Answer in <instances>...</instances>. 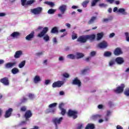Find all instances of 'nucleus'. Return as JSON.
Masks as SVG:
<instances>
[{
    "instance_id": "obj_1",
    "label": "nucleus",
    "mask_w": 129,
    "mask_h": 129,
    "mask_svg": "<svg viewBox=\"0 0 129 129\" xmlns=\"http://www.w3.org/2000/svg\"><path fill=\"white\" fill-rule=\"evenodd\" d=\"M48 31H49V28L47 27H44L42 31L38 34L37 37L39 38L43 37V40L45 42H49V41H50V36H49L48 34H46Z\"/></svg>"
},
{
    "instance_id": "obj_2",
    "label": "nucleus",
    "mask_w": 129,
    "mask_h": 129,
    "mask_svg": "<svg viewBox=\"0 0 129 129\" xmlns=\"http://www.w3.org/2000/svg\"><path fill=\"white\" fill-rule=\"evenodd\" d=\"M32 116H33V113H32V111H31V110H27L24 114L25 121H22V123H26L27 121H29L30 120L29 118H30V117H32Z\"/></svg>"
},
{
    "instance_id": "obj_3",
    "label": "nucleus",
    "mask_w": 129,
    "mask_h": 129,
    "mask_svg": "<svg viewBox=\"0 0 129 129\" xmlns=\"http://www.w3.org/2000/svg\"><path fill=\"white\" fill-rule=\"evenodd\" d=\"M78 114V111L77 110H72L71 109H69L68 112V115L71 117V116H73V118L74 119H76L78 116L77 115Z\"/></svg>"
},
{
    "instance_id": "obj_4",
    "label": "nucleus",
    "mask_w": 129,
    "mask_h": 129,
    "mask_svg": "<svg viewBox=\"0 0 129 129\" xmlns=\"http://www.w3.org/2000/svg\"><path fill=\"white\" fill-rule=\"evenodd\" d=\"M124 87H125V86L124 85V84H121L120 86L117 87L116 89L114 90V92L118 94L122 93L123 92Z\"/></svg>"
},
{
    "instance_id": "obj_5",
    "label": "nucleus",
    "mask_w": 129,
    "mask_h": 129,
    "mask_svg": "<svg viewBox=\"0 0 129 129\" xmlns=\"http://www.w3.org/2000/svg\"><path fill=\"white\" fill-rule=\"evenodd\" d=\"M43 11V8L42 7H37L33 9H31V12L34 15H40Z\"/></svg>"
},
{
    "instance_id": "obj_6",
    "label": "nucleus",
    "mask_w": 129,
    "mask_h": 129,
    "mask_svg": "<svg viewBox=\"0 0 129 129\" xmlns=\"http://www.w3.org/2000/svg\"><path fill=\"white\" fill-rule=\"evenodd\" d=\"M77 42H80V43H82L83 44L86 43V42H87V35H82L81 36H79L77 40Z\"/></svg>"
},
{
    "instance_id": "obj_7",
    "label": "nucleus",
    "mask_w": 129,
    "mask_h": 129,
    "mask_svg": "<svg viewBox=\"0 0 129 129\" xmlns=\"http://www.w3.org/2000/svg\"><path fill=\"white\" fill-rule=\"evenodd\" d=\"M0 82L3 84V85L5 86H9L10 85V80H9V78L4 77L0 79Z\"/></svg>"
},
{
    "instance_id": "obj_8",
    "label": "nucleus",
    "mask_w": 129,
    "mask_h": 129,
    "mask_svg": "<svg viewBox=\"0 0 129 129\" xmlns=\"http://www.w3.org/2000/svg\"><path fill=\"white\" fill-rule=\"evenodd\" d=\"M72 84L73 85H78V87H81V81L77 77H76L72 80Z\"/></svg>"
},
{
    "instance_id": "obj_9",
    "label": "nucleus",
    "mask_w": 129,
    "mask_h": 129,
    "mask_svg": "<svg viewBox=\"0 0 129 129\" xmlns=\"http://www.w3.org/2000/svg\"><path fill=\"white\" fill-rule=\"evenodd\" d=\"M63 84H64V82L63 81H57L52 84V87L53 88H56V87L59 88L61 87Z\"/></svg>"
},
{
    "instance_id": "obj_10",
    "label": "nucleus",
    "mask_w": 129,
    "mask_h": 129,
    "mask_svg": "<svg viewBox=\"0 0 129 129\" xmlns=\"http://www.w3.org/2000/svg\"><path fill=\"white\" fill-rule=\"evenodd\" d=\"M59 10L61 13L62 15H64L65 14V12L67 11V6L65 5H62L59 7Z\"/></svg>"
},
{
    "instance_id": "obj_11",
    "label": "nucleus",
    "mask_w": 129,
    "mask_h": 129,
    "mask_svg": "<svg viewBox=\"0 0 129 129\" xmlns=\"http://www.w3.org/2000/svg\"><path fill=\"white\" fill-rule=\"evenodd\" d=\"M16 65H17V62H8L5 64V68H6V69H10V68L15 67Z\"/></svg>"
},
{
    "instance_id": "obj_12",
    "label": "nucleus",
    "mask_w": 129,
    "mask_h": 129,
    "mask_svg": "<svg viewBox=\"0 0 129 129\" xmlns=\"http://www.w3.org/2000/svg\"><path fill=\"white\" fill-rule=\"evenodd\" d=\"M108 46V44L106 41H102L98 44V46L101 49H105V48H107Z\"/></svg>"
},
{
    "instance_id": "obj_13",
    "label": "nucleus",
    "mask_w": 129,
    "mask_h": 129,
    "mask_svg": "<svg viewBox=\"0 0 129 129\" xmlns=\"http://www.w3.org/2000/svg\"><path fill=\"white\" fill-rule=\"evenodd\" d=\"M34 37H35V32L32 31L31 33L26 36L25 38L27 41H32V39L34 38Z\"/></svg>"
},
{
    "instance_id": "obj_14",
    "label": "nucleus",
    "mask_w": 129,
    "mask_h": 129,
    "mask_svg": "<svg viewBox=\"0 0 129 129\" xmlns=\"http://www.w3.org/2000/svg\"><path fill=\"white\" fill-rule=\"evenodd\" d=\"M13 108H12L8 109V110L6 111L5 114L4 115L5 117L6 118H8V117H10L12 115V112H13Z\"/></svg>"
},
{
    "instance_id": "obj_15",
    "label": "nucleus",
    "mask_w": 129,
    "mask_h": 129,
    "mask_svg": "<svg viewBox=\"0 0 129 129\" xmlns=\"http://www.w3.org/2000/svg\"><path fill=\"white\" fill-rule=\"evenodd\" d=\"M115 61L118 65H121L123 63H124V60H123V58L121 57H116L115 59Z\"/></svg>"
},
{
    "instance_id": "obj_16",
    "label": "nucleus",
    "mask_w": 129,
    "mask_h": 129,
    "mask_svg": "<svg viewBox=\"0 0 129 129\" xmlns=\"http://www.w3.org/2000/svg\"><path fill=\"white\" fill-rule=\"evenodd\" d=\"M122 54V51H121V49L119 47H117L114 51V54L115 56H119V55H121Z\"/></svg>"
},
{
    "instance_id": "obj_17",
    "label": "nucleus",
    "mask_w": 129,
    "mask_h": 129,
    "mask_svg": "<svg viewBox=\"0 0 129 129\" xmlns=\"http://www.w3.org/2000/svg\"><path fill=\"white\" fill-rule=\"evenodd\" d=\"M87 39L89 40L91 42L94 41L95 40V38H96V35L95 34H93L91 35H87Z\"/></svg>"
},
{
    "instance_id": "obj_18",
    "label": "nucleus",
    "mask_w": 129,
    "mask_h": 129,
    "mask_svg": "<svg viewBox=\"0 0 129 129\" xmlns=\"http://www.w3.org/2000/svg\"><path fill=\"white\" fill-rule=\"evenodd\" d=\"M97 20V17L96 16H92L91 19L89 20V21L88 22V25H92L95 21Z\"/></svg>"
},
{
    "instance_id": "obj_19",
    "label": "nucleus",
    "mask_w": 129,
    "mask_h": 129,
    "mask_svg": "<svg viewBox=\"0 0 129 129\" xmlns=\"http://www.w3.org/2000/svg\"><path fill=\"white\" fill-rule=\"evenodd\" d=\"M23 55V52L21 50H18L17 51L15 52V54L14 55V57L16 58V59H18V58H20L21 56Z\"/></svg>"
},
{
    "instance_id": "obj_20",
    "label": "nucleus",
    "mask_w": 129,
    "mask_h": 129,
    "mask_svg": "<svg viewBox=\"0 0 129 129\" xmlns=\"http://www.w3.org/2000/svg\"><path fill=\"white\" fill-rule=\"evenodd\" d=\"M21 36V33L20 32L16 31L14 32L12 34H11V37L12 38H18Z\"/></svg>"
},
{
    "instance_id": "obj_21",
    "label": "nucleus",
    "mask_w": 129,
    "mask_h": 129,
    "mask_svg": "<svg viewBox=\"0 0 129 129\" xmlns=\"http://www.w3.org/2000/svg\"><path fill=\"white\" fill-rule=\"evenodd\" d=\"M88 71H89V67H87L86 69L82 70L81 71V74L82 75H86Z\"/></svg>"
},
{
    "instance_id": "obj_22",
    "label": "nucleus",
    "mask_w": 129,
    "mask_h": 129,
    "mask_svg": "<svg viewBox=\"0 0 129 129\" xmlns=\"http://www.w3.org/2000/svg\"><path fill=\"white\" fill-rule=\"evenodd\" d=\"M83 57H84V54L81 52H77L76 54V59H80L81 58H83Z\"/></svg>"
},
{
    "instance_id": "obj_23",
    "label": "nucleus",
    "mask_w": 129,
    "mask_h": 129,
    "mask_svg": "<svg viewBox=\"0 0 129 129\" xmlns=\"http://www.w3.org/2000/svg\"><path fill=\"white\" fill-rule=\"evenodd\" d=\"M56 111L55 108H49L46 110V113H54Z\"/></svg>"
},
{
    "instance_id": "obj_24",
    "label": "nucleus",
    "mask_w": 129,
    "mask_h": 129,
    "mask_svg": "<svg viewBox=\"0 0 129 129\" xmlns=\"http://www.w3.org/2000/svg\"><path fill=\"white\" fill-rule=\"evenodd\" d=\"M103 32H101L97 33V40L98 41H99V40H101V38L103 37Z\"/></svg>"
},
{
    "instance_id": "obj_25",
    "label": "nucleus",
    "mask_w": 129,
    "mask_h": 129,
    "mask_svg": "<svg viewBox=\"0 0 129 129\" xmlns=\"http://www.w3.org/2000/svg\"><path fill=\"white\" fill-rule=\"evenodd\" d=\"M44 4L45 5H47L48 6H50V8H53L54 7L55 4L53 2H49V1H46L44 2Z\"/></svg>"
},
{
    "instance_id": "obj_26",
    "label": "nucleus",
    "mask_w": 129,
    "mask_h": 129,
    "mask_svg": "<svg viewBox=\"0 0 129 129\" xmlns=\"http://www.w3.org/2000/svg\"><path fill=\"white\" fill-rule=\"evenodd\" d=\"M11 72L13 74H18V73H19V72H20V70L17 68H14L12 69Z\"/></svg>"
},
{
    "instance_id": "obj_27",
    "label": "nucleus",
    "mask_w": 129,
    "mask_h": 129,
    "mask_svg": "<svg viewBox=\"0 0 129 129\" xmlns=\"http://www.w3.org/2000/svg\"><path fill=\"white\" fill-rule=\"evenodd\" d=\"M89 0H86L82 3V6L83 8H87V5L89 4Z\"/></svg>"
},
{
    "instance_id": "obj_28",
    "label": "nucleus",
    "mask_w": 129,
    "mask_h": 129,
    "mask_svg": "<svg viewBox=\"0 0 129 129\" xmlns=\"http://www.w3.org/2000/svg\"><path fill=\"white\" fill-rule=\"evenodd\" d=\"M95 126L93 124H88L85 127V129H94Z\"/></svg>"
},
{
    "instance_id": "obj_29",
    "label": "nucleus",
    "mask_w": 129,
    "mask_h": 129,
    "mask_svg": "<svg viewBox=\"0 0 129 129\" xmlns=\"http://www.w3.org/2000/svg\"><path fill=\"white\" fill-rule=\"evenodd\" d=\"M39 81H41V78L39 76H35L34 78V82L35 83H37V82H39Z\"/></svg>"
},
{
    "instance_id": "obj_30",
    "label": "nucleus",
    "mask_w": 129,
    "mask_h": 129,
    "mask_svg": "<svg viewBox=\"0 0 129 129\" xmlns=\"http://www.w3.org/2000/svg\"><path fill=\"white\" fill-rule=\"evenodd\" d=\"M68 58L69 59H72V60H74L76 58V55L73 54H70L67 56Z\"/></svg>"
},
{
    "instance_id": "obj_31",
    "label": "nucleus",
    "mask_w": 129,
    "mask_h": 129,
    "mask_svg": "<svg viewBox=\"0 0 129 129\" xmlns=\"http://www.w3.org/2000/svg\"><path fill=\"white\" fill-rule=\"evenodd\" d=\"M101 117L100 115H94L92 116V118L93 120H96Z\"/></svg>"
},
{
    "instance_id": "obj_32",
    "label": "nucleus",
    "mask_w": 129,
    "mask_h": 129,
    "mask_svg": "<svg viewBox=\"0 0 129 129\" xmlns=\"http://www.w3.org/2000/svg\"><path fill=\"white\" fill-rule=\"evenodd\" d=\"M50 33H52V34H55L56 33H58V28H57L56 27H53L51 29Z\"/></svg>"
},
{
    "instance_id": "obj_33",
    "label": "nucleus",
    "mask_w": 129,
    "mask_h": 129,
    "mask_svg": "<svg viewBox=\"0 0 129 129\" xmlns=\"http://www.w3.org/2000/svg\"><path fill=\"white\" fill-rule=\"evenodd\" d=\"M25 65H26V60H23L19 63L18 67H19L20 68H23V67H24Z\"/></svg>"
},
{
    "instance_id": "obj_34",
    "label": "nucleus",
    "mask_w": 129,
    "mask_h": 129,
    "mask_svg": "<svg viewBox=\"0 0 129 129\" xmlns=\"http://www.w3.org/2000/svg\"><path fill=\"white\" fill-rule=\"evenodd\" d=\"M118 13H121L123 15H126V12H125V10L123 8H120L118 10Z\"/></svg>"
},
{
    "instance_id": "obj_35",
    "label": "nucleus",
    "mask_w": 129,
    "mask_h": 129,
    "mask_svg": "<svg viewBox=\"0 0 129 129\" xmlns=\"http://www.w3.org/2000/svg\"><path fill=\"white\" fill-rule=\"evenodd\" d=\"M35 2H36V1H35V0L27 1V3H26V5L31 6V5H33L34 4V3H35Z\"/></svg>"
},
{
    "instance_id": "obj_36",
    "label": "nucleus",
    "mask_w": 129,
    "mask_h": 129,
    "mask_svg": "<svg viewBox=\"0 0 129 129\" xmlns=\"http://www.w3.org/2000/svg\"><path fill=\"white\" fill-rule=\"evenodd\" d=\"M104 57H110L111 56V52L110 51H105L104 53Z\"/></svg>"
},
{
    "instance_id": "obj_37",
    "label": "nucleus",
    "mask_w": 129,
    "mask_h": 129,
    "mask_svg": "<svg viewBox=\"0 0 129 129\" xmlns=\"http://www.w3.org/2000/svg\"><path fill=\"white\" fill-rule=\"evenodd\" d=\"M55 12H56V10L53 9H49V10L47 11V13H48V14H49V15H53V14H54V13H55Z\"/></svg>"
},
{
    "instance_id": "obj_38",
    "label": "nucleus",
    "mask_w": 129,
    "mask_h": 129,
    "mask_svg": "<svg viewBox=\"0 0 129 129\" xmlns=\"http://www.w3.org/2000/svg\"><path fill=\"white\" fill-rule=\"evenodd\" d=\"M57 103H53L52 104H50L48 106L49 108H54V107H56L57 106Z\"/></svg>"
},
{
    "instance_id": "obj_39",
    "label": "nucleus",
    "mask_w": 129,
    "mask_h": 129,
    "mask_svg": "<svg viewBox=\"0 0 129 129\" xmlns=\"http://www.w3.org/2000/svg\"><path fill=\"white\" fill-rule=\"evenodd\" d=\"M100 0H93L91 3V7H95L96 6V3H98Z\"/></svg>"
},
{
    "instance_id": "obj_40",
    "label": "nucleus",
    "mask_w": 129,
    "mask_h": 129,
    "mask_svg": "<svg viewBox=\"0 0 129 129\" xmlns=\"http://www.w3.org/2000/svg\"><path fill=\"white\" fill-rule=\"evenodd\" d=\"M110 66H113L115 64V59H111L109 62Z\"/></svg>"
},
{
    "instance_id": "obj_41",
    "label": "nucleus",
    "mask_w": 129,
    "mask_h": 129,
    "mask_svg": "<svg viewBox=\"0 0 129 129\" xmlns=\"http://www.w3.org/2000/svg\"><path fill=\"white\" fill-rule=\"evenodd\" d=\"M64 105H65V104H64V103H60L58 105V108L59 109H64L63 107H64Z\"/></svg>"
},
{
    "instance_id": "obj_42",
    "label": "nucleus",
    "mask_w": 129,
    "mask_h": 129,
    "mask_svg": "<svg viewBox=\"0 0 129 129\" xmlns=\"http://www.w3.org/2000/svg\"><path fill=\"white\" fill-rule=\"evenodd\" d=\"M60 110H61L60 114H61V115H65L66 113V109L63 108V109H61Z\"/></svg>"
},
{
    "instance_id": "obj_43",
    "label": "nucleus",
    "mask_w": 129,
    "mask_h": 129,
    "mask_svg": "<svg viewBox=\"0 0 129 129\" xmlns=\"http://www.w3.org/2000/svg\"><path fill=\"white\" fill-rule=\"evenodd\" d=\"M124 94L126 96H129V88L125 89V91L124 92Z\"/></svg>"
},
{
    "instance_id": "obj_44",
    "label": "nucleus",
    "mask_w": 129,
    "mask_h": 129,
    "mask_svg": "<svg viewBox=\"0 0 129 129\" xmlns=\"http://www.w3.org/2000/svg\"><path fill=\"white\" fill-rule=\"evenodd\" d=\"M20 110L22 112H25L26 110H27V107L26 106H23L20 108Z\"/></svg>"
},
{
    "instance_id": "obj_45",
    "label": "nucleus",
    "mask_w": 129,
    "mask_h": 129,
    "mask_svg": "<svg viewBox=\"0 0 129 129\" xmlns=\"http://www.w3.org/2000/svg\"><path fill=\"white\" fill-rule=\"evenodd\" d=\"M128 32H125V39H126V41L127 42H129V37H128Z\"/></svg>"
},
{
    "instance_id": "obj_46",
    "label": "nucleus",
    "mask_w": 129,
    "mask_h": 129,
    "mask_svg": "<svg viewBox=\"0 0 129 129\" xmlns=\"http://www.w3.org/2000/svg\"><path fill=\"white\" fill-rule=\"evenodd\" d=\"M28 100V98L24 97L22 99H21V103H24L25 102H27V101Z\"/></svg>"
},
{
    "instance_id": "obj_47",
    "label": "nucleus",
    "mask_w": 129,
    "mask_h": 129,
    "mask_svg": "<svg viewBox=\"0 0 129 129\" xmlns=\"http://www.w3.org/2000/svg\"><path fill=\"white\" fill-rule=\"evenodd\" d=\"M99 6L100 7V8H106V7H107V5L102 3L100 4L99 5Z\"/></svg>"
},
{
    "instance_id": "obj_48",
    "label": "nucleus",
    "mask_w": 129,
    "mask_h": 129,
    "mask_svg": "<svg viewBox=\"0 0 129 129\" xmlns=\"http://www.w3.org/2000/svg\"><path fill=\"white\" fill-rule=\"evenodd\" d=\"M96 55V51H93L90 53V56H91V57H94V56H95Z\"/></svg>"
},
{
    "instance_id": "obj_49",
    "label": "nucleus",
    "mask_w": 129,
    "mask_h": 129,
    "mask_svg": "<svg viewBox=\"0 0 129 129\" xmlns=\"http://www.w3.org/2000/svg\"><path fill=\"white\" fill-rule=\"evenodd\" d=\"M27 0H21V3L22 6H26L27 5Z\"/></svg>"
},
{
    "instance_id": "obj_50",
    "label": "nucleus",
    "mask_w": 129,
    "mask_h": 129,
    "mask_svg": "<svg viewBox=\"0 0 129 129\" xmlns=\"http://www.w3.org/2000/svg\"><path fill=\"white\" fill-rule=\"evenodd\" d=\"M62 76L65 78H69L70 76H69V74H68V73H64L62 75Z\"/></svg>"
},
{
    "instance_id": "obj_51",
    "label": "nucleus",
    "mask_w": 129,
    "mask_h": 129,
    "mask_svg": "<svg viewBox=\"0 0 129 129\" xmlns=\"http://www.w3.org/2000/svg\"><path fill=\"white\" fill-rule=\"evenodd\" d=\"M72 40H75V39H77V34H75L72 36Z\"/></svg>"
},
{
    "instance_id": "obj_52",
    "label": "nucleus",
    "mask_w": 129,
    "mask_h": 129,
    "mask_svg": "<svg viewBox=\"0 0 129 129\" xmlns=\"http://www.w3.org/2000/svg\"><path fill=\"white\" fill-rule=\"evenodd\" d=\"M28 97H29V98H30V99H33V98H34V95L30 93L28 95Z\"/></svg>"
},
{
    "instance_id": "obj_53",
    "label": "nucleus",
    "mask_w": 129,
    "mask_h": 129,
    "mask_svg": "<svg viewBox=\"0 0 129 129\" xmlns=\"http://www.w3.org/2000/svg\"><path fill=\"white\" fill-rule=\"evenodd\" d=\"M115 36V34L114 33H112L109 35V38H113Z\"/></svg>"
},
{
    "instance_id": "obj_54",
    "label": "nucleus",
    "mask_w": 129,
    "mask_h": 129,
    "mask_svg": "<svg viewBox=\"0 0 129 129\" xmlns=\"http://www.w3.org/2000/svg\"><path fill=\"white\" fill-rule=\"evenodd\" d=\"M107 3H109L110 4H112L114 2V0H106Z\"/></svg>"
},
{
    "instance_id": "obj_55",
    "label": "nucleus",
    "mask_w": 129,
    "mask_h": 129,
    "mask_svg": "<svg viewBox=\"0 0 129 129\" xmlns=\"http://www.w3.org/2000/svg\"><path fill=\"white\" fill-rule=\"evenodd\" d=\"M53 42L54 43V44H57V38H56V37L53 38Z\"/></svg>"
},
{
    "instance_id": "obj_56",
    "label": "nucleus",
    "mask_w": 129,
    "mask_h": 129,
    "mask_svg": "<svg viewBox=\"0 0 129 129\" xmlns=\"http://www.w3.org/2000/svg\"><path fill=\"white\" fill-rule=\"evenodd\" d=\"M82 126H83V124H81L77 127V129H81L82 128Z\"/></svg>"
},
{
    "instance_id": "obj_57",
    "label": "nucleus",
    "mask_w": 129,
    "mask_h": 129,
    "mask_svg": "<svg viewBox=\"0 0 129 129\" xmlns=\"http://www.w3.org/2000/svg\"><path fill=\"white\" fill-rule=\"evenodd\" d=\"M49 83H50V80H45V84H46V85H48V84H49Z\"/></svg>"
},
{
    "instance_id": "obj_58",
    "label": "nucleus",
    "mask_w": 129,
    "mask_h": 129,
    "mask_svg": "<svg viewBox=\"0 0 129 129\" xmlns=\"http://www.w3.org/2000/svg\"><path fill=\"white\" fill-rule=\"evenodd\" d=\"M66 26L69 28V29H70V28H71V25L69 23H66Z\"/></svg>"
},
{
    "instance_id": "obj_59",
    "label": "nucleus",
    "mask_w": 129,
    "mask_h": 129,
    "mask_svg": "<svg viewBox=\"0 0 129 129\" xmlns=\"http://www.w3.org/2000/svg\"><path fill=\"white\" fill-rule=\"evenodd\" d=\"M103 108V105L100 104L98 106V108H99V109H101Z\"/></svg>"
},
{
    "instance_id": "obj_60",
    "label": "nucleus",
    "mask_w": 129,
    "mask_h": 129,
    "mask_svg": "<svg viewBox=\"0 0 129 129\" xmlns=\"http://www.w3.org/2000/svg\"><path fill=\"white\" fill-rule=\"evenodd\" d=\"M116 128L117 129H123V128L119 125H117Z\"/></svg>"
},
{
    "instance_id": "obj_61",
    "label": "nucleus",
    "mask_w": 129,
    "mask_h": 129,
    "mask_svg": "<svg viewBox=\"0 0 129 129\" xmlns=\"http://www.w3.org/2000/svg\"><path fill=\"white\" fill-rule=\"evenodd\" d=\"M69 50H70V47L69 46H67L65 48H64V50L65 51H69Z\"/></svg>"
},
{
    "instance_id": "obj_62",
    "label": "nucleus",
    "mask_w": 129,
    "mask_h": 129,
    "mask_svg": "<svg viewBox=\"0 0 129 129\" xmlns=\"http://www.w3.org/2000/svg\"><path fill=\"white\" fill-rule=\"evenodd\" d=\"M65 94V93L64 91H60L59 92V95H64Z\"/></svg>"
},
{
    "instance_id": "obj_63",
    "label": "nucleus",
    "mask_w": 129,
    "mask_h": 129,
    "mask_svg": "<svg viewBox=\"0 0 129 129\" xmlns=\"http://www.w3.org/2000/svg\"><path fill=\"white\" fill-rule=\"evenodd\" d=\"M108 104L109 106H112V102L111 101H109L108 102Z\"/></svg>"
},
{
    "instance_id": "obj_64",
    "label": "nucleus",
    "mask_w": 129,
    "mask_h": 129,
    "mask_svg": "<svg viewBox=\"0 0 129 129\" xmlns=\"http://www.w3.org/2000/svg\"><path fill=\"white\" fill-rule=\"evenodd\" d=\"M115 5H119L120 4V2L119 1H116L115 2Z\"/></svg>"
}]
</instances>
